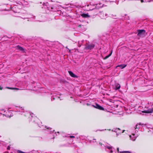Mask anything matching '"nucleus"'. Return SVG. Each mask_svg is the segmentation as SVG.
<instances>
[{
  "instance_id": "1",
  "label": "nucleus",
  "mask_w": 153,
  "mask_h": 153,
  "mask_svg": "<svg viewBox=\"0 0 153 153\" xmlns=\"http://www.w3.org/2000/svg\"><path fill=\"white\" fill-rule=\"evenodd\" d=\"M143 124L141 123H137L135 126V129L136 130L135 134L132 133L131 135L129 136L130 139L134 141L137 137L138 136V134L136 133V131L138 132V130L140 128L141 126L143 125Z\"/></svg>"
},
{
  "instance_id": "2",
  "label": "nucleus",
  "mask_w": 153,
  "mask_h": 153,
  "mask_svg": "<svg viewBox=\"0 0 153 153\" xmlns=\"http://www.w3.org/2000/svg\"><path fill=\"white\" fill-rule=\"evenodd\" d=\"M105 149L106 151L109 153H112L114 150V148L110 145H107L105 146Z\"/></svg>"
},
{
  "instance_id": "3",
  "label": "nucleus",
  "mask_w": 153,
  "mask_h": 153,
  "mask_svg": "<svg viewBox=\"0 0 153 153\" xmlns=\"http://www.w3.org/2000/svg\"><path fill=\"white\" fill-rule=\"evenodd\" d=\"M143 113H150L153 112V108L152 107L149 108L148 109V108H145V109L144 111H142Z\"/></svg>"
},
{
  "instance_id": "4",
  "label": "nucleus",
  "mask_w": 153,
  "mask_h": 153,
  "mask_svg": "<svg viewBox=\"0 0 153 153\" xmlns=\"http://www.w3.org/2000/svg\"><path fill=\"white\" fill-rule=\"evenodd\" d=\"M137 35L141 36L145 35L146 31L144 30H137Z\"/></svg>"
},
{
  "instance_id": "5",
  "label": "nucleus",
  "mask_w": 153,
  "mask_h": 153,
  "mask_svg": "<svg viewBox=\"0 0 153 153\" xmlns=\"http://www.w3.org/2000/svg\"><path fill=\"white\" fill-rule=\"evenodd\" d=\"M100 17L102 19H105L108 17V15L105 12H101L100 14Z\"/></svg>"
},
{
  "instance_id": "6",
  "label": "nucleus",
  "mask_w": 153,
  "mask_h": 153,
  "mask_svg": "<svg viewBox=\"0 0 153 153\" xmlns=\"http://www.w3.org/2000/svg\"><path fill=\"white\" fill-rule=\"evenodd\" d=\"M94 47V45L91 44L86 45L85 47V48L87 50H91Z\"/></svg>"
},
{
  "instance_id": "7",
  "label": "nucleus",
  "mask_w": 153,
  "mask_h": 153,
  "mask_svg": "<svg viewBox=\"0 0 153 153\" xmlns=\"http://www.w3.org/2000/svg\"><path fill=\"white\" fill-rule=\"evenodd\" d=\"M13 10L14 12H19V6H14L13 7Z\"/></svg>"
},
{
  "instance_id": "8",
  "label": "nucleus",
  "mask_w": 153,
  "mask_h": 153,
  "mask_svg": "<svg viewBox=\"0 0 153 153\" xmlns=\"http://www.w3.org/2000/svg\"><path fill=\"white\" fill-rule=\"evenodd\" d=\"M93 106L95 108L100 110H103L104 109L102 107L97 104H96L95 105H93Z\"/></svg>"
},
{
  "instance_id": "9",
  "label": "nucleus",
  "mask_w": 153,
  "mask_h": 153,
  "mask_svg": "<svg viewBox=\"0 0 153 153\" xmlns=\"http://www.w3.org/2000/svg\"><path fill=\"white\" fill-rule=\"evenodd\" d=\"M16 49L19 50L20 51H21L23 52H25V49H24L22 47L19 45H18V46H16Z\"/></svg>"
},
{
  "instance_id": "10",
  "label": "nucleus",
  "mask_w": 153,
  "mask_h": 153,
  "mask_svg": "<svg viewBox=\"0 0 153 153\" xmlns=\"http://www.w3.org/2000/svg\"><path fill=\"white\" fill-rule=\"evenodd\" d=\"M68 73L72 77L74 78H77V76L74 74L71 71H69Z\"/></svg>"
},
{
  "instance_id": "11",
  "label": "nucleus",
  "mask_w": 153,
  "mask_h": 153,
  "mask_svg": "<svg viewBox=\"0 0 153 153\" xmlns=\"http://www.w3.org/2000/svg\"><path fill=\"white\" fill-rule=\"evenodd\" d=\"M81 16L84 18H88L90 17L88 13H83L81 15Z\"/></svg>"
},
{
  "instance_id": "12",
  "label": "nucleus",
  "mask_w": 153,
  "mask_h": 153,
  "mask_svg": "<svg viewBox=\"0 0 153 153\" xmlns=\"http://www.w3.org/2000/svg\"><path fill=\"white\" fill-rule=\"evenodd\" d=\"M6 113L7 114H6V116L8 117L12 116L13 115L11 114V111H7Z\"/></svg>"
},
{
  "instance_id": "13",
  "label": "nucleus",
  "mask_w": 153,
  "mask_h": 153,
  "mask_svg": "<svg viewBox=\"0 0 153 153\" xmlns=\"http://www.w3.org/2000/svg\"><path fill=\"white\" fill-rule=\"evenodd\" d=\"M115 89L116 90L119 89L120 87V85L119 84H117L115 85Z\"/></svg>"
},
{
  "instance_id": "14",
  "label": "nucleus",
  "mask_w": 153,
  "mask_h": 153,
  "mask_svg": "<svg viewBox=\"0 0 153 153\" xmlns=\"http://www.w3.org/2000/svg\"><path fill=\"white\" fill-rule=\"evenodd\" d=\"M126 66V65L122 64L120 65H118L117 66V67H119L121 69H123L125 68Z\"/></svg>"
},
{
  "instance_id": "15",
  "label": "nucleus",
  "mask_w": 153,
  "mask_h": 153,
  "mask_svg": "<svg viewBox=\"0 0 153 153\" xmlns=\"http://www.w3.org/2000/svg\"><path fill=\"white\" fill-rule=\"evenodd\" d=\"M6 88H7L8 89H12V90H18L19 89L17 88H11V87H6Z\"/></svg>"
},
{
  "instance_id": "16",
  "label": "nucleus",
  "mask_w": 153,
  "mask_h": 153,
  "mask_svg": "<svg viewBox=\"0 0 153 153\" xmlns=\"http://www.w3.org/2000/svg\"><path fill=\"white\" fill-rule=\"evenodd\" d=\"M22 4L23 5H27L28 4V3L27 1H22Z\"/></svg>"
},
{
  "instance_id": "17",
  "label": "nucleus",
  "mask_w": 153,
  "mask_h": 153,
  "mask_svg": "<svg viewBox=\"0 0 153 153\" xmlns=\"http://www.w3.org/2000/svg\"><path fill=\"white\" fill-rule=\"evenodd\" d=\"M24 110V109L23 108L21 107V108H19V111L20 112H22V111H23V112H24L23 111Z\"/></svg>"
},
{
  "instance_id": "18",
  "label": "nucleus",
  "mask_w": 153,
  "mask_h": 153,
  "mask_svg": "<svg viewBox=\"0 0 153 153\" xmlns=\"http://www.w3.org/2000/svg\"><path fill=\"white\" fill-rule=\"evenodd\" d=\"M112 17L114 19H116V15H112Z\"/></svg>"
},
{
  "instance_id": "19",
  "label": "nucleus",
  "mask_w": 153,
  "mask_h": 153,
  "mask_svg": "<svg viewBox=\"0 0 153 153\" xmlns=\"http://www.w3.org/2000/svg\"><path fill=\"white\" fill-rule=\"evenodd\" d=\"M18 153H26L25 152H23L21 151H20V150H18Z\"/></svg>"
},
{
  "instance_id": "20",
  "label": "nucleus",
  "mask_w": 153,
  "mask_h": 153,
  "mask_svg": "<svg viewBox=\"0 0 153 153\" xmlns=\"http://www.w3.org/2000/svg\"><path fill=\"white\" fill-rule=\"evenodd\" d=\"M141 2H147L146 0H141Z\"/></svg>"
},
{
  "instance_id": "21",
  "label": "nucleus",
  "mask_w": 153,
  "mask_h": 153,
  "mask_svg": "<svg viewBox=\"0 0 153 153\" xmlns=\"http://www.w3.org/2000/svg\"><path fill=\"white\" fill-rule=\"evenodd\" d=\"M111 53L109 55L106 56L105 57V58H107L109 56H110L111 55Z\"/></svg>"
},
{
  "instance_id": "22",
  "label": "nucleus",
  "mask_w": 153,
  "mask_h": 153,
  "mask_svg": "<svg viewBox=\"0 0 153 153\" xmlns=\"http://www.w3.org/2000/svg\"><path fill=\"white\" fill-rule=\"evenodd\" d=\"M78 44L79 47H80L81 46V44H80L79 42H78Z\"/></svg>"
},
{
  "instance_id": "23",
  "label": "nucleus",
  "mask_w": 153,
  "mask_h": 153,
  "mask_svg": "<svg viewBox=\"0 0 153 153\" xmlns=\"http://www.w3.org/2000/svg\"><path fill=\"white\" fill-rule=\"evenodd\" d=\"M3 87L1 85H0V90H1L3 89Z\"/></svg>"
},
{
  "instance_id": "24",
  "label": "nucleus",
  "mask_w": 153,
  "mask_h": 153,
  "mask_svg": "<svg viewBox=\"0 0 153 153\" xmlns=\"http://www.w3.org/2000/svg\"><path fill=\"white\" fill-rule=\"evenodd\" d=\"M70 137L71 138H74L75 137L74 136H70Z\"/></svg>"
},
{
  "instance_id": "25",
  "label": "nucleus",
  "mask_w": 153,
  "mask_h": 153,
  "mask_svg": "<svg viewBox=\"0 0 153 153\" xmlns=\"http://www.w3.org/2000/svg\"><path fill=\"white\" fill-rule=\"evenodd\" d=\"M10 147L9 146H8L7 147V149L8 150H9V149H10Z\"/></svg>"
},
{
  "instance_id": "26",
  "label": "nucleus",
  "mask_w": 153,
  "mask_h": 153,
  "mask_svg": "<svg viewBox=\"0 0 153 153\" xmlns=\"http://www.w3.org/2000/svg\"><path fill=\"white\" fill-rule=\"evenodd\" d=\"M117 150L118 152H119V148H117Z\"/></svg>"
},
{
  "instance_id": "27",
  "label": "nucleus",
  "mask_w": 153,
  "mask_h": 153,
  "mask_svg": "<svg viewBox=\"0 0 153 153\" xmlns=\"http://www.w3.org/2000/svg\"><path fill=\"white\" fill-rule=\"evenodd\" d=\"M2 114L1 113H0V116H2Z\"/></svg>"
},
{
  "instance_id": "28",
  "label": "nucleus",
  "mask_w": 153,
  "mask_h": 153,
  "mask_svg": "<svg viewBox=\"0 0 153 153\" xmlns=\"http://www.w3.org/2000/svg\"><path fill=\"white\" fill-rule=\"evenodd\" d=\"M116 135H117V136H118V135H119V134H118V133H117V134H116Z\"/></svg>"
},
{
  "instance_id": "29",
  "label": "nucleus",
  "mask_w": 153,
  "mask_h": 153,
  "mask_svg": "<svg viewBox=\"0 0 153 153\" xmlns=\"http://www.w3.org/2000/svg\"><path fill=\"white\" fill-rule=\"evenodd\" d=\"M124 131H125V130H123V131L122 132V133L123 132H124Z\"/></svg>"
},
{
  "instance_id": "30",
  "label": "nucleus",
  "mask_w": 153,
  "mask_h": 153,
  "mask_svg": "<svg viewBox=\"0 0 153 153\" xmlns=\"http://www.w3.org/2000/svg\"><path fill=\"white\" fill-rule=\"evenodd\" d=\"M118 130H120V129L119 128H118Z\"/></svg>"
},
{
  "instance_id": "31",
  "label": "nucleus",
  "mask_w": 153,
  "mask_h": 153,
  "mask_svg": "<svg viewBox=\"0 0 153 153\" xmlns=\"http://www.w3.org/2000/svg\"><path fill=\"white\" fill-rule=\"evenodd\" d=\"M27 114H29L28 113H27Z\"/></svg>"
},
{
  "instance_id": "32",
  "label": "nucleus",
  "mask_w": 153,
  "mask_h": 153,
  "mask_svg": "<svg viewBox=\"0 0 153 153\" xmlns=\"http://www.w3.org/2000/svg\"><path fill=\"white\" fill-rule=\"evenodd\" d=\"M153 1V0H152Z\"/></svg>"
}]
</instances>
